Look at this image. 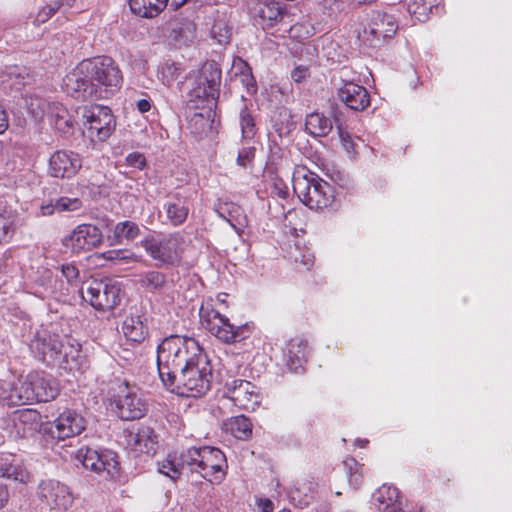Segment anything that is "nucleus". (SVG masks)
<instances>
[{
    "instance_id": "40",
    "label": "nucleus",
    "mask_w": 512,
    "mask_h": 512,
    "mask_svg": "<svg viewBox=\"0 0 512 512\" xmlns=\"http://www.w3.org/2000/svg\"><path fill=\"white\" fill-rule=\"evenodd\" d=\"M174 39L183 45H189L196 39V26L191 21H185L173 29Z\"/></svg>"
},
{
    "instance_id": "3",
    "label": "nucleus",
    "mask_w": 512,
    "mask_h": 512,
    "mask_svg": "<svg viewBox=\"0 0 512 512\" xmlns=\"http://www.w3.org/2000/svg\"><path fill=\"white\" fill-rule=\"evenodd\" d=\"M293 191L299 200L312 210L332 207L335 201L333 187L305 167H298L294 171Z\"/></svg>"
},
{
    "instance_id": "21",
    "label": "nucleus",
    "mask_w": 512,
    "mask_h": 512,
    "mask_svg": "<svg viewBox=\"0 0 512 512\" xmlns=\"http://www.w3.org/2000/svg\"><path fill=\"white\" fill-rule=\"evenodd\" d=\"M40 420L41 415L35 409L16 410L10 416L11 433L16 437H28L37 431Z\"/></svg>"
},
{
    "instance_id": "38",
    "label": "nucleus",
    "mask_w": 512,
    "mask_h": 512,
    "mask_svg": "<svg viewBox=\"0 0 512 512\" xmlns=\"http://www.w3.org/2000/svg\"><path fill=\"white\" fill-rule=\"evenodd\" d=\"M167 219L173 226H179L185 222L189 214V208L183 201L168 202L165 205Z\"/></svg>"
},
{
    "instance_id": "12",
    "label": "nucleus",
    "mask_w": 512,
    "mask_h": 512,
    "mask_svg": "<svg viewBox=\"0 0 512 512\" xmlns=\"http://www.w3.org/2000/svg\"><path fill=\"white\" fill-rule=\"evenodd\" d=\"M225 395L235 406L254 411L261 402L259 389L250 381L234 379L225 384Z\"/></svg>"
},
{
    "instance_id": "37",
    "label": "nucleus",
    "mask_w": 512,
    "mask_h": 512,
    "mask_svg": "<svg viewBox=\"0 0 512 512\" xmlns=\"http://www.w3.org/2000/svg\"><path fill=\"white\" fill-rule=\"evenodd\" d=\"M99 256L116 265L131 264L142 261L141 255H137L128 249L109 250L101 253Z\"/></svg>"
},
{
    "instance_id": "5",
    "label": "nucleus",
    "mask_w": 512,
    "mask_h": 512,
    "mask_svg": "<svg viewBox=\"0 0 512 512\" xmlns=\"http://www.w3.org/2000/svg\"><path fill=\"white\" fill-rule=\"evenodd\" d=\"M183 237L179 233L148 235L141 241L146 253L157 266H173L181 259Z\"/></svg>"
},
{
    "instance_id": "11",
    "label": "nucleus",
    "mask_w": 512,
    "mask_h": 512,
    "mask_svg": "<svg viewBox=\"0 0 512 512\" xmlns=\"http://www.w3.org/2000/svg\"><path fill=\"white\" fill-rule=\"evenodd\" d=\"M102 241L100 228L92 224H80L64 237L62 243L73 253H81L100 246Z\"/></svg>"
},
{
    "instance_id": "50",
    "label": "nucleus",
    "mask_w": 512,
    "mask_h": 512,
    "mask_svg": "<svg viewBox=\"0 0 512 512\" xmlns=\"http://www.w3.org/2000/svg\"><path fill=\"white\" fill-rule=\"evenodd\" d=\"M14 233L13 220L0 213V244L8 242Z\"/></svg>"
},
{
    "instance_id": "41",
    "label": "nucleus",
    "mask_w": 512,
    "mask_h": 512,
    "mask_svg": "<svg viewBox=\"0 0 512 512\" xmlns=\"http://www.w3.org/2000/svg\"><path fill=\"white\" fill-rule=\"evenodd\" d=\"M231 431L239 439H247L252 434V423L245 416H237L231 421Z\"/></svg>"
},
{
    "instance_id": "48",
    "label": "nucleus",
    "mask_w": 512,
    "mask_h": 512,
    "mask_svg": "<svg viewBox=\"0 0 512 512\" xmlns=\"http://www.w3.org/2000/svg\"><path fill=\"white\" fill-rule=\"evenodd\" d=\"M291 258L296 263L301 264L305 269H310L314 264V255L309 249H300L298 246L291 253Z\"/></svg>"
},
{
    "instance_id": "10",
    "label": "nucleus",
    "mask_w": 512,
    "mask_h": 512,
    "mask_svg": "<svg viewBox=\"0 0 512 512\" xmlns=\"http://www.w3.org/2000/svg\"><path fill=\"white\" fill-rule=\"evenodd\" d=\"M88 132L99 141L108 139L115 130L116 122L112 111L107 106L93 105L84 109Z\"/></svg>"
},
{
    "instance_id": "20",
    "label": "nucleus",
    "mask_w": 512,
    "mask_h": 512,
    "mask_svg": "<svg viewBox=\"0 0 512 512\" xmlns=\"http://www.w3.org/2000/svg\"><path fill=\"white\" fill-rule=\"evenodd\" d=\"M30 347L42 360L47 356L56 359L62 353L64 342L59 335L41 330L36 333Z\"/></svg>"
},
{
    "instance_id": "60",
    "label": "nucleus",
    "mask_w": 512,
    "mask_h": 512,
    "mask_svg": "<svg viewBox=\"0 0 512 512\" xmlns=\"http://www.w3.org/2000/svg\"><path fill=\"white\" fill-rule=\"evenodd\" d=\"M8 128V116L4 108L0 105V134Z\"/></svg>"
},
{
    "instance_id": "25",
    "label": "nucleus",
    "mask_w": 512,
    "mask_h": 512,
    "mask_svg": "<svg viewBox=\"0 0 512 512\" xmlns=\"http://www.w3.org/2000/svg\"><path fill=\"white\" fill-rule=\"evenodd\" d=\"M373 499L378 510L382 512H404L400 491L395 486H381L374 493Z\"/></svg>"
},
{
    "instance_id": "55",
    "label": "nucleus",
    "mask_w": 512,
    "mask_h": 512,
    "mask_svg": "<svg viewBox=\"0 0 512 512\" xmlns=\"http://www.w3.org/2000/svg\"><path fill=\"white\" fill-rule=\"evenodd\" d=\"M255 503L261 512H273L274 510L273 502L268 498L256 497Z\"/></svg>"
},
{
    "instance_id": "31",
    "label": "nucleus",
    "mask_w": 512,
    "mask_h": 512,
    "mask_svg": "<svg viewBox=\"0 0 512 512\" xmlns=\"http://www.w3.org/2000/svg\"><path fill=\"white\" fill-rule=\"evenodd\" d=\"M169 3V0H129L133 13L146 18L158 15Z\"/></svg>"
},
{
    "instance_id": "2",
    "label": "nucleus",
    "mask_w": 512,
    "mask_h": 512,
    "mask_svg": "<svg viewBox=\"0 0 512 512\" xmlns=\"http://www.w3.org/2000/svg\"><path fill=\"white\" fill-rule=\"evenodd\" d=\"M211 378L209 361L201 353L163 385L183 397H200L209 391Z\"/></svg>"
},
{
    "instance_id": "9",
    "label": "nucleus",
    "mask_w": 512,
    "mask_h": 512,
    "mask_svg": "<svg viewBox=\"0 0 512 512\" xmlns=\"http://www.w3.org/2000/svg\"><path fill=\"white\" fill-rule=\"evenodd\" d=\"M115 412L123 420L132 421L144 417L148 411L145 399L135 388L123 385L114 396Z\"/></svg>"
},
{
    "instance_id": "8",
    "label": "nucleus",
    "mask_w": 512,
    "mask_h": 512,
    "mask_svg": "<svg viewBox=\"0 0 512 512\" xmlns=\"http://www.w3.org/2000/svg\"><path fill=\"white\" fill-rule=\"evenodd\" d=\"M41 505L52 512L67 511L73 504L74 497L70 488L56 480H44L37 492Z\"/></svg>"
},
{
    "instance_id": "28",
    "label": "nucleus",
    "mask_w": 512,
    "mask_h": 512,
    "mask_svg": "<svg viewBox=\"0 0 512 512\" xmlns=\"http://www.w3.org/2000/svg\"><path fill=\"white\" fill-rule=\"evenodd\" d=\"M221 77L222 72L218 63L209 61L204 64L201 72V79L203 80L201 84L207 87V90L205 89V95L207 97H211L212 99L218 98Z\"/></svg>"
},
{
    "instance_id": "46",
    "label": "nucleus",
    "mask_w": 512,
    "mask_h": 512,
    "mask_svg": "<svg viewBox=\"0 0 512 512\" xmlns=\"http://www.w3.org/2000/svg\"><path fill=\"white\" fill-rule=\"evenodd\" d=\"M57 212H74L82 208V201L79 198L60 197L55 200Z\"/></svg>"
},
{
    "instance_id": "56",
    "label": "nucleus",
    "mask_w": 512,
    "mask_h": 512,
    "mask_svg": "<svg viewBox=\"0 0 512 512\" xmlns=\"http://www.w3.org/2000/svg\"><path fill=\"white\" fill-rule=\"evenodd\" d=\"M52 280H53L52 271L49 269H45L41 276V280H39V281L42 286H44L47 290H49L50 292L53 293L55 291V288L51 285Z\"/></svg>"
},
{
    "instance_id": "29",
    "label": "nucleus",
    "mask_w": 512,
    "mask_h": 512,
    "mask_svg": "<svg viewBox=\"0 0 512 512\" xmlns=\"http://www.w3.org/2000/svg\"><path fill=\"white\" fill-rule=\"evenodd\" d=\"M125 337L135 343L143 342L148 335V327L145 319L139 314H131L125 318L122 324Z\"/></svg>"
},
{
    "instance_id": "58",
    "label": "nucleus",
    "mask_w": 512,
    "mask_h": 512,
    "mask_svg": "<svg viewBox=\"0 0 512 512\" xmlns=\"http://www.w3.org/2000/svg\"><path fill=\"white\" fill-rule=\"evenodd\" d=\"M54 212H57L55 201H49L40 206V213L42 216H51Z\"/></svg>"
},
{
    "instance_id": "45",
    "label": "nucleus",
    "mask_w": 512,
    "mask_h": 512,
    "mask_svg": "<svg viewBox=\"0 0 512 512\" xmlns=\"http://www.w3.org/2000/svg\"><path fill=\"white\" fill-rule=\"evenodd\" d=\"M432 9V4L427 0H409L408 11L417 19L426 16Z\"/></svg>"
},
{
    "instance_id": "1",
    "label": "nucleus",
    "mask_w": 512,
    "mask_h": 512,
    "mask_svg": "<svg viewBox=\"0 0 512 512\" xmlns=\"http://www.w3.org/2000/svg\"><path fill=\"white\" fill-rule=\"evenodd\" d=\"M202 353L198 342L193 338L171 335L157 347V368L164 384L179 370Z\"/></svg>"
},
{
    "instance_id": "34",
    "label": "nucleus",
    "mask_w": 512,
    "mask_h": 512,
    "mask_svg": "<svg viewBox=\"0 0 512 512\" xmlns=\"http://www.w3.org/2000/svg\"><path fill=\"white\" fill-rule=\"evenodd\" d=\"M135 449L140 452L150 453L155 450L157 443L156 435L150 427H143L138 432L132 435Z\"/></svg>"
},
{
    "instance_id": "39",
    "label": "nucleus",
    "mask_w": 512,
    "mask_h": 512,
    "mask_svg": "<svg viewBox=\"0 0 512 512\" xmlns=\"http://www.w3.org/2000/svg\"><path fill=\"white\" fill-rule=\"evenodd\" d=\"M234 68H236L240 73V82L246 88L248 94H254L257 91L256 81L251 74L250 67L246 62L242 59H238L233 63Z\"/></svg>"
},
{
    "instance_id": "14",
    "label": "nucleus",
    "mask_w": 512,
    "mask_h": 512,
    "mask_svg": "<svg viewBox=\"0 0 512 512\" xmlns=\"http://www.w3.org/2000/svg\"><path fill=\"white\" fill-rule=\"evenodd\" d=\"M90 77L95 86L116 88L122 80L121 72L109 57L86 60Z\"/></svg>"
},
{
    "instance_id": "64",
    "label": "nucleus",
    "mask_w": 512,
    "mask_h": 512,
    "mask_svg": "<svg viewBox=\"0 0 512 512\" xmlns=\"http://www.w3.org/2000/svg\"><path fill=\"white\" fill-rule=\"evenodd\" d=\"M360 480H361V475L358 474L357 472L350 474V482L351 483H354L356 485L360 482Z\"/></svg>"
},
{
    "instance_id": "57",
    "label": "nucleus",
    "mask_w": 512,
    "mask_h": 512,
    "mask_svg": "<svg viewBox=\"0 0 512 512\" xmlns=\"http://www.w3.org/2000/svg\"><path fill=\"white\" fill-rule=\"evenodd\" d=\"M271 194L285 199L288 195V188L282 182H276L274 183L273 189L271 190Z\"/></svg>"
},
{
    "instance_id": "53",
    "label": "nucleus",
    "mask_w": 512,
    "mask_h": 512,
    "mask_svg": "<svg viewBox=\"0 0 512 512\" xmlns=\"http://www.w3.org/2000/svg\"><path fill=\"white\" fill-rule=\"evenodd\" d=\"M311 75L310 69L306 65L296 66L291 72V78L296 83H302Z\"/></svg>"
},
{
    "instance_id": "62",
    "label": "nucleus",
    "mask_w": 512,
    "mask_h": 512,
    "mask_svg": "<svg viewBox=\"0 0 512 512\" xmlns=\"http://www.w3.org/2000/svg\"><path fill=\"white\" fill-rule=\"evenodd\" d=\"M207 124L208 120L202 115V114H194V116L191 118L190 125L193 124Z\"/></svg>"
},
{
    "instance_id": "42",
    "label": "nucleus",
    "mask_w": 512,
    "mask_h": 512,
    "mask_svg": "<svg viewBox=\"0 0 512 512\" xmlns=\"http://www.w3.org/2000/svg\"><path fill=\"white\" fill-rule=\"evenodd\" d=\"M240 126L244 139H251L256 134L255 120L246 107L240 111Z\"/></svg>"
},
{
    "instance_id": "18",
    "label": "nucleus",
    "mask_w": 512,
    "mask_h": 512,
    "mask_svg": "<svg viewBox=\"0 0 512 512\" xmlns=\"http://www.w3.org/2000/svg\"><path fill=\"white\" fill-rule=\"evenodd\" d=\"M32 402H48L59 394V383L55 377L44 371H31L27 374Z\"/></svg>"
},
{
    "instance_id": "44",
    "label": "nucleus",
    "mask_w": 512,
    "mask_h": 512,
    "mask_svg": "<svg viewBox=\"0 0 512 512\" xmlns=\"http://www.w3.org/2000/svg\"><path fill=\"white\" fill-rule=\"evenodd\" d=\"M185 465L177 463L175 459H172L171 455H169L160 465L159 472L168 476L172 480H176L181 475V470Z\"/></svg>"
},
{
    "instance_id": "13",
    "label": "nucleus",
    "mask_w": 512,
    "mask_h": 512,
    "mask_svg": "<svg viewBox=\"0 0 512 512\" xmlns=\"http://www.w3.org/2000/svg\"><path fill=\"white\" fill-rule=\"evenodd\" d=\"M398 30V23L391 14L373 11L368 27L364 29V37L371 46H376L381 40L393 37Z\"/></svg>"
},
{
    "instance_id": "30",
    "label": "nucleus",
    "mask_w": 512,
    "mask_h": 512,
    "mask_svg": "<svg viewBox=\"0 0 512 512\" xmlns=\"http://www.w3.org/2000/svg\"><path fill=\"white\" fill-rule=\"evenodd\" d=\"M49 121L61 133H70L74 125V117L61 103L53 102L47 112Z\"/></svg>"
},
{
    "instance_id": "49",
    "label": "nucleus",
    "mask_w": 512,
    "mask_h": 512,
    "mask_svg": "<svg viewBox=\"0 0 512 512\" xmlns=\"http://www.w3.org/2000/svg\"><path fill=\"white\" fill-rule=\"evenodd\" d=\"M61 6L62 3L60 1H54L46 5L37 13L35 22L37 24H43L47 22L60 9Z\"/></svg>"
},
{
    "instance_id": "7",
    "label": "nucleus",
    "mask_w": 512,
    "mask_h": 512,
    "mask_svg": "<svg viewBox=\"0 0 512 512\" xmlns=\"http://www.w3.org/2000/svg\"><path fill=\"white\" fill-rule=\"evenodd\" d=\"M201 322L213 336L227 344L243 340L250 334L248 324L234 325L225 315L216 310L201 315Z\"/></svg>"
},
{
    "instance_id": "23",
    "label": "nucleus",
    "mask_w": 512,
    "mask_h": 512,
    "mask_svg": "<svg viewBox=\"0 0 512 512\" xmlns=\"http://www.w3.org/2000/svg\"><path fill=\"white\" fill-rule=\"evenodd\" d=\"M337 97L354 111H362L370 105V96L366 88L354 82H345L338 89Z\"/></svg>"
},
{
    "instance_id": "22",
    "label": "nucleus",
    "mask_w": 512,
    "mask_h": 512,
    "mask_svg": "<svg viewBox=\"0 0 512 512\" xmlns=\"http://www.w3.org/2000/svg\"><path fill=\"white\" fill-rule=\"evenodd\" d=\"M32 395L27 375L13 382L5 381L1 385V396L9 406L31 404Z\"/></svg>"
},
{
    "instance_id": "19",
    "label": "nucleus",
    "mask_w": 512,
    "mask_h": 512,
    "mask_svg": "<svg viewBox=\"0 0 512 512\" xmlns=\"http://www.w3.org/2000/svg\"><path fill=\"white\" fill-rule=\"evenodd\" d=\"M86 428V420L82 415L72 410L61 413L51 424L50 434L58 440L80 435Z\"/></svg>"
},
{
    "instance_id": "63",
    "label": "nucleus",
    "mask_w": 512,
    "mask_h": 512,
    "mask_svg": "<svg viewBox=\"0 0 512 512\" xmlns=\"http://www.w3.org/2000/svg\"><path fill=\"white\" fill-rule=\"evenodd\" d=\"M186 2L187 0H171L170 7H172L173 10H177L180 7H182Z\"/></svg>"
},
{
    "instance_id": "17",
    "label": "nucleus",
    "mask_w": 512,
    "mask_h": 512,
    "mask_svg": "<svg viewBox=\"0 0 512 512\" xmlns=\"http://www.w3.org/2000/svg\"><path fill=\"white\" fill-rule=\"evenodd\" d=\"M76 459L82 463L86 469L95 472L106 471L113 476L118 471V461L115 453L111 451L98 452L91 448H80L76 453Z\"/></svg>"
},
{
    "instance_id": "16",
    "label": "nucleus",
    "mask_w": 512,
    "mask_h": 512,
    "mask_svg": "<svg viewBox=\"0 0 512 512\" xmlns=\"http://www.w3.org/2000/svg\"><path fill=\"white\" fill-rule=\"evenodd\" d=\"M64 86L69 94L83 99L96 94L95 84L92 82L86 60L80 62L64 78Z\"/></svg>"
},
{
    "instance_id": "61",
    "label": "nucleus",
    "mask_w": 512,
    "mask_h": 512,
    "mask_svg": "<svg viewBox=\"0 0 512 512\" xmlns=\"http://www.w3.org/2000/svg\"><path fill=\"white\" fill-rule=\"evenodd\" d=\"M9 498V492L6 486L0 484V508L4 507Z\"/></svg>"
},
{
    "instance_id": "54",
    "label": "nucleus",
    "mask_w": 512,
    "mask_h": 512,
    "mask_svg": "<svg viewBox=\"0 0 512 512\" xmlns=\"http://www.w3.org/2000/svg\"><path fill=\"white\" fill-rule=\"evenodd\" d=\"M126 163L131 167L142 170L146 165V159L142 153L133 152L127 155Z\"/></svg>"
},
{
    "instance_id": "47",
    "label": "nucleus",
    "mask_w": 512,
    "mask_h": 512,
    "mask_svg": "<svg viewBox=\"0 0 512 512\" xmlns=\"http://www.w3.org/2000/svg\"><path fill=\"white\" fill-rule=\"evenodd\" d=\"M79 353V344L74 345L73 343H70V340H67V342L64 343L61 355L63 356V361L67 365H69L70 370L74 368V366L72 365L73 362L77 364V358L79 357Z\"/></svg>"
},
{
    "instance_id": "59",
    "label": "nucleus",
    "mask_w": 512,
    "mask_h": 512,
    "mask_svg": "<svg viewBox=\"0 0 512 512\" xmlns=\"http://www.w3.org/2000/svg\"><path fill=\"white\" fill-rule=\"evenodd\" d=\"M136 107L139 110V112H141V113L148 112L151 109V101H150V99H146V98L139 99L136 102Z\"/></svg>"
},
{
    "instance_id": "4",
    "label": "nucleus",
    "mask_w": 512,
    "mask_h": 512,
    "mask_svg": "<svg viewBox=\"0 0 512 512\" xmlns=\"http://www.w3.org/2000/svg\"><path fill=\"white\" fill-rule=\"evenodd\" d=\"M180 460L191 472L199 473L210 482H220L224 478L226 457L218 448L190 447L181 453Z\"/></svg>"
},
{
    "instance_id": "36",
    "label": "nucleus",
    "mask_w": 512,
    "mask_h": 512,
    "mask_svg": "<svg viewBox=\"0 0 512 512\" xmlns=\"http://www.w3.org/2000/svg\"><path fill=\"white\" fill-rule=\"evenodd\" d=\"M140 286L149 292L162 290L166 285V276L160 271H147L139 276Z\"/></svg>"
},
{
    "instance_id": "26",
    "label": "nucleus",
    "mask_w": 512,
    "mask_h": 512,
    "mask_svg": "<svg viewBox=\"0 0 512 512\" xmlns=\"http://www.w3.org/2000/svg\"><path fill=\"white\" fill-rule=\"evenodd\" d=\"M215 212L220 218L227 221L238 234H241L247 225V217L243 209L236 203L219 200L215 204Z\"/></svg>"
},
{
    "instance_id": "35",
    "label": "nucleus",
    "mask_w": 512,
    "mask_h": 512,
    "mask_svg": "<svg viewBox=\"0 0 512 512\" xmlns=\"http://www.w3.org/2000/svg\"><path fill=\"white\" fill-rule=\"evenodd\" d=\"M140 233L139 225L130 220L118 222L113 229L114 238L118 243H121L123 240L134 241Z\"/></svg>"
},
{
    "instance_id": "6",
    "label": "nucleus",
    "mask_w": 512,
    "mask_h": 512,
    "mask_svg": "<svg viewBox=\"0 0 512 512\" xmlns=\"http://www.w3.org/2000/svg\"><path fill=\"white\" fill-rule=\"evenodd\" d=\"M120 284L112 279L92 280L80 290L82 298L99 311H110L120 303Z\"/></svg>"
},
{
    "instance_id": "33",
    "label": "nucleus",
    "mask_w": 512,
    "mask_h": 512,
    "mask_svg": "<svg viewBox=\"0 0 512 512\" xmlns=\"http://www.w3.org/2000/svg\"><path fill=\"white\" fill-rule=\"evenodd\" d=\"M284 12V8L279 2L266 1L259 9V16L267 26L271 27L283 19Z\"/></svg>"
},
{
    "instance_id": "32",
    "label": "nucleus",
    "mask_w": 512,
    "mask_h": 512,
    "mask_svg": "<svg viewBox=\"0 0 512 512\" xmlns=\"http://www.w3.org/2000/svg\"><path fill=\"white\" fill-rule=\"evenodd\" d=\"M305 129L313 136L324 137L332 130V122L322 114L311 113L306 117Z\"/></svg>"
},
{
    "instance_id": "51",
    "label": "nucleus",
    "mask_w": 512,
    "mask_h": 512,
    "mask_svg": "<svg viewBox=\"0 0 512 512\" xmlns=\"http://www.w3.org/2000/svg\"><path fill=\"white\" fill-rule=\"evenodd\" d=\"M63 277L67 283L72 286H76L79 283V269L73 263H65L60 267Z\"/></svg>"
},
{
    "instance_id": "24",
    "label": "nucleus",
    "mask_w": 512,
    "mask_h": 512,
    "mask_svg": "<svg viewBox=\"0 0 512 512\" xmlns=\"http://www.w3.org/2000/svg\"><path fill=\"white\" fill-rule=\"evenodd\" d=\"M307 354V341L300 337L292 338L287 343L284 350V360L288 369L294 373H298L306 362Z\"/></svg>"
},
{
    "instance_id": "43",
    "label": "nucleus",
    "mask_w": 512,
    "mask_h": 512,
    "mask_svg": "<svg viewBox=\"0 0 512 512\" xmlns=\"http://www.w3.org/2000/svg\"><path fill=\"white\" fill-rule=\"evenodd\" d=\"M51 104L38 96H31L27 102L28 110L35 119H41L44 115H47Z\"/></svg>"
},
{
    "instance_id": "52",
    "label": "nucleus",
    "mask_w": 512,
    "mask_h": 512,
    "mask_svg": "<svg viewBox=\"0 0 512 512\" xmlns=\"http://www.w3.org/2000/svg\"><path fill=\"white\" fill-rule=\"evenodd\" d=\"M255 156V148L254 147H244L242 148L237 156V164L242 167H246Z\"/></svg>"
},
{
    "instance_id": "15",
    "label": "nucleus",
    "mask_w": 512,
    "mask_h": 512,
    "mask_svg": "<svg viewBox=\"0 0 512 512\" xmlns=\"http://www.w3.org/2000/svg\"><path fill=\"white\" fill-rule=\"evenodd\" d=\"M82 167L81 156L71 150H58L49 158L48 173L55 178L74 177Z\"/></svg>"
},
{
    "instance_id": "27",
    "label": "nucleus",
    "mask_w": 512,
    "mask_h": 512,
    "mask_svg": "<svg viewBox=\"0 0 512 512\" xmlns=\"http://www.w3.org/2000/svg\"><path fill=\"white\" fill-rule=\"evenodd\" d=\"M0 477L22 484L30 480L25 466L11 455L0 457Z\"/></svg>"
}]
</instances>
